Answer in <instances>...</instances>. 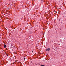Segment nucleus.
Here are the masks:
<instances>
[{
    "label": "nucleus",
    "instance_id": "20e7f679",
    "mask_svg": "<svg viewBox=\"0 0 66 66\" xmlns=\"http://www.w3.org/2000/svg\"><path fill=\"white\" fill-rule=\"evenodd\" d=\"M32 52H33V51H32Z\"/></svg>",
    "mask_w": 66,
    "mask_h": 66
},
{
    "label": "nucleus",
    "instance_id": "7ed1b4c3",
    "mask_svg": "<svg viewBox=\"0 0 66 66\" xmlns=\"http://www.w3.org/2000/svg\"><path fill=\"white\" fill-rule=\"evenodd\" d=\"M41 66H44V65H41Z\"/></svg>",
    "mask_w": 66,
    "mask_h": 66
},
{
    "label": "nucleus",
    "instance_id": "f03ea898",
    "mask_svg": "<svg viewBox=\"0 0 66 66\" xmlns=\"http://www.w3.org/2000/svg\"><path fill=\"white\" fill-rule=\"evenodd\" d=\"M4 47L5 48H6V45H4Z\"/></svg>",
    "mask_w": 66,
    "mask_h": 66
},
{
    "label": "nucleus",
    "instance_id": "39448f33",
    "mask_svg": "<svg viewBox=\"0 0 66 66\" xmlns=\"http://www.w3.org/2000/svg\"><path fill=\"white\" fill-rule=\"evenodd\" d=\"M7 56H8V55H7Z\"/></svg>",
    "mask_w": 66,
    "mask_h": 66
},
{
    "label": "nucleus",
    "instance_id": "f257e3e1",
    "mask_svg": "<svg viewBox=\"0 0 66 66\" xmlns=\"http://www.w3.org/2000/svg\"><path fill=\"white\" fill-rule=\"evenodd\" d=\"M46 51H50V48H48V49L47 48L46 50Z\"/></svg>",
    "mask_w": 66,
    "mask_h": 66
},
{
    "label": "nucleus",
    "instance_id": "423d86ee",
    "mask_svg": "<svg viewBox=\"0 0 66 66\" xmlns=\"http://www.w3.org/2000/svg\"><path fill=\"white\" fill-rule=\"evenodd\" d=\"M59 45H60L59 44Z\"/></svg>",
    "mask_w": 66,
    "mask_h": 66
}]
</instances>
